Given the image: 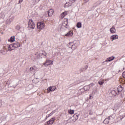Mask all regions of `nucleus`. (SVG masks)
Listing matches in <instances>:
<instances>
[{
  "label": "nucleus",
  "instance_id": "obj_1",
  "mask_svg": "<svg viewBox=\"0 0 125 125\" xmlns=\"http://www.w3.org/2000/svg\"><path fill=\"white\" fill-rule=\"evenodd\" d=\"M20 46H21V44L19 42H15V43L9 45L8 50L11 51L12 50H13L14 48H17L18 47H20Z\"/></svg>",
  "mask_w": 125,
  "mask_h": 125
},
{
  "label": "nucleus",
  "instance_id": "obj_2",
  "mask_svg": "<svg viewBox=\"0 0 125 125\" xmlns=\"http://www.w3.org/2000/svg\"><path fill=\"white\" fill-rule=\"evenodd\" d=\"M28 28L30 29H35V22L33 21V20L29 19L28 22Z\"/></svg>",
  "mask_w": 125,
  "mask_h": 125
},
{
  "label": "nucleus",
  "instance_id": "obj_3",
  "mask_svg": "<svg viewBox=\"0 0 125 125\" xmlns=\"http://www.w3.org/2000/svg\"><path fill=\"white\" fill-rule=\"evenodd\" d=\"M41 56H42L43 57L44 56H46V53L45 51H42L41 53H40L39 54H36L35 55V57H36L35 59H39Z\"/></svg>",
  "mask_w": 125,
  "mask_h": 125
},
{
  "label": "nucleus",
  "instance_id": "obj_4",
  "mask_svg": "<svg viewBox=\"0 0 125 125\" xmlns=\"http://www.w3.org/2000/svg\"><path fill=\"white\" fill-rule=\"evenodd\" d=\"M37 28L39 30H42L44 28V23L43 22H41L37 23Z\"/></svg>",
  "mask_w": 125,
  "mask_h": 125
},
{
  "label": "nucleus",
  "instance_id": "obj_5",
  "mask_svg": "<svg viewBox=\"0 0 125 125\" xmlns=\"http://www.w3.org/2000/svg\"><path fill=\"white\" fill-rule=\"evenodd\" d=\"M111 119H114L113 116H109L108 118H105L104 121V124H105V125H108Z\"/></svg>",
  "mask_w": 125,
  "mask_h": 125
},
{
  "label": "nucleus",
  "instance_id": "obj_6",
  "mask_svg": "<svg viewBox=\"0 0 125 125\" xmlns=\"http://www.w3.org/2000/svg\"><path fill=\"white\" fill-rule=\"evenodd\" d=\"M79 46V41H74L72 45V49H76Z\"/></svg>",
  "mask_w": 125,
  "mask_h": 125
},
{
  "label": "nucleus",
  "instance_id": "obj_7",
  "mask_svg": "<svg viewBox=\"0 0 125 125\" xmlns=\"http://www.w3.org/2000/svg\"><path fill=\"white\" fill-rule=\"evenodd\" d=\"M53 61L51 60H47L45 62L43 63V65H44V66L46 67L47 66H49V65H53Z\"/></svg>",
  "mask_w": 125,
  "mask_h": 125
},
{
  "label": "nucleus",
  "instance_id": "obj_8",
  "mask_svg": "<svg viewBox=\"0 0 125 125\" xmlns=\"http://www.w3.org/2000/svg\"><path fill=\"white\" fill-rule=\"evenodd\" d=\"M90 86H92V84H90V85L84 86L83 87L84 91H87L88 90H89V89H90Z\"/></svg>",
  "mask_w": 125,
  "mask_h": 125
},
{
  "label": "nucleus",
  "instance_id": "obj_9",
  "mask_svg": "<svg viewBox=\"0 0 125 125\" xmlns=\"http://www.w3.org/2000/svg\"><path fill=\"white\" fill-rule=\"evenodd\" d=\"M55 89H56V87L55 86H51L47 88L48 92H50L51 91H54Z\"/></svg>",
  "mask_w": 125,
  "mask_h": 125
},
{
  "label": "nucleus",
  "instance_id": "obj_10",
  "mask_svg": "<svg viewBox=\"0 0 125 125\" xmlns=\"http://www.w3.org/2000/svg\"><path fill=\"white\" fill-rule=\"evenodd\" d=\"M54 121H55V117H53L51 118L49 121H47V124L48 125H53Z\"/></svg>",
  "mask_w": 125,
  "mask_h": 125
},
{
  "label": "nucleus",
  "instance_id": "obj_11",
  "mask_svg": "<svg viewBox=\"0 0 125 125\" xmlns=\"http://www.w3.org/2000/svg\"><path fill=\"white\" fill-rule=\"evenodd\" d=\"M7 50L5 48V47H3V48L0 51V53L2 54L3 55H4L5 54H6Z\"/></svg>",
  "mask_w": 125,
  "mask_h": 125
},
{
  "label": "nucleus",
  "instance_id": "obj_12",
  "mask_svg": "<svg viewBox=\"0 0 125 125\" xmlns=\"http://www.w3.org/2000/svg\"><path fill=\"white\" fill-rule=\"evenodd\" d=\"M53 13H54V11L52 9L48 11V15L49 17L52 16V15H53Z\"/></svg>",
  "mask_w": 125,
  "mask_h": 125
},
{
  "label": "nucleus",
  "instance_id": "obj_13",
  "mask_svg": "<svg viewBox=\"0 0 125 125\" xmlns=\"http://www.w3.org/2000/svg\"><path fill=\"white\" fill-rule=\"evenodd\" d=\"M111 41H114V40H118L119 39V36L118 35H114L110 37Z\"/></svg>",
  "mask_w": 125,
  "mask_h": 125
},
{
  "label": "nucleus",
  "instance_id": "obj_14",
  "mask_svg": "<svg viewBox=\"0 0 125 125\" xmlns=\"http://www.w3.org/2000/svg\"><path fill=\"white\" fill-rule=\"evenodd\" d=\"M115 59V57L112 56L109 58L106 59L105 62H111V61H113Z\"/></svg>",
  "mask_w": 125,
  "mask_h": 125
},
{
  "label": "nucleus",
  "instance_id": "obj_15",
  "mask_svg": "<svg viewBox=\"0 0 125 125\" xmlns=\"http://www.w3.org/2000/svg\"><path fill=\"white\" fill-rule=\"evenodd\" d=\"M77 120H76V119H75V118H74L73 117L69 118L67 121V123H74L75 122H76Z\"/></svg>",
  "mask_w": 125,
  "mask_h": 125
},
{
  "label": "nucleus",
  "instance_id": "obj_16",
  "mask_svg": "<svg viewBox=\"0 0 125 125\" xmlns=\"http://www.w3.org/2000/svg\"><path fill=\"white\" fill-rule=\"evenodd\" d=\"M62 27H64L66 29H68V19H66V21L62 23Z\"/></svg>",
  "mask_w": 125,
  "mask_h": 125
},
{
  "label": "nucleus",
  "instance_id": "obj_17",
  "mask_svg": "<svg viewBox=\"0 0 125 125\" xmlns=\"http://www.w3.org/2000/svg\"><path fill=\"white\" fill-rule=\"evenodd\" d=\"M116 28H115L114 26H113L110 29V32L111 33V34H115L116 33Z\"/></svg>",
  "mask_w": 125,
  "mask_h": 125
},
{
  "label": "nucleus",
  "instance_id": "obj_18",
  "mask_svg": "<svg viewBox=\"0 0 125 125\" xmlns=\"http://www.w3.org/2000/svg\"><path fill=\"white\" fill-rule=\"evenodd\" d=\"M112 96H116L118 94V91L116 90H112L110 93Z\"/></svg>",
  "mask_w": 125,
  "mask_h": 125
},
{
  "label": "nucleus",
  "instance_id": "obj_19",
  "mask_svg": "<svg viewBox=\"0 0 125 125\" xmlns=\"http://www.w3.org/2000/svg\"><path fill=\"white\" fill-rule=\"evenodd\" d=\"M8 42H15V36H12L8 40Z\"/></svg>",
  "mask_w": 125,
  "mask_h": 125
},
{
  "label": "nucleus",
  "instance_id": "obj_20",
  "mask_svg": "<svg viewBox=\"0 0 125 125\" xmlns=\"http://www.w3.org/2000/svg\"><path fill=\"white\" fill-rule=\"evenodd\" d=\"M73 33L72 31H69L66 34H65L66 37H68V38L73 36Z\"/></svg>",
  "mask_w": 125,
  "mask_h": 125
},
{
  "label": "nucleus",
  "instance_id": "obj_21",
  "mask_svg": "<svg viewBox=\"0 0 125 125\" xmlns=\"http://www.w3.org/2000/svg\"><path fill=\"white\" fill-rule=\"evenodd\" d=\"M83 92H84V90H83V88L80 89L78 91L79 94H83Z\"/></svg>",
  "mask_w": 125,
  "mask_h": 125
},
{
  "label": "nucleus",
  "instance_id": "obj_22",
  "mask_svg": "<svg viewBox=\"0 0 125 125\" xmlns=\"http://www.w3.org/2000/svg\"><path fill=\"white\" fill-rule=\"evenodd\" d=\"M77 28H82V22H79L77 23L76 25Z\"/></svg>",
  "mask_w": 125,
  "mask_h": 125
},
{
  "label": "nucleus",
  "instance_id": "obj_23",
  "mask_svg": "<svg viewBox=\"0 0 125 125\" xmlns=\"http://www.w3.org/2000/svg\"><path fill=\"white\" fill-rule=\"evenodd\" d=\"M73 117L74 118L75 120L77 121V120L79 119V115H78V114H75L73 115Z\"/></svg>",
  "mask_w": 125,
  "mask_h": 125
},
{
  "label": "nucleus",
  "instance_id": "obj_24",
  "mask_svg": "<svg viewBox=\"0 0 125 125\" xmlns=\"http://www.w3.org/2000/svg\"><path fill=\"white\" fill-rule=\"evenodd\" d=\"M68 113L70 114V115H73L75 113V111L74 110L70 109L68 111Z\"/></svg>",
  "mask_w": 125,
  "mask_h": 125
},
{
  "label": "nucleus",
  "instance_id": "obj_25",
  "mask_svg": "<svg viewBox=\"0 0 125 125\" xmlns=\"http://www.w3.org/2000/svg\"><path fill=\"white\" fill-rule=\"evenodd\" d=\"M32 88H33V85L31 84L28 85L27 87V89H32Z\"/></svg>",
  "mask_w": 125,
  "mask_h": 125
},
{
  "label": "nucleus",
  "instance_id": "obj_26",
  "mask_svg": "<svg viewBox=\"0 0 125 125\" xmlns=\"http://www.w3.org/2000/svg\"><path fill=\"white\" fill-rule=\"evenodd\" d=\"M56 112V110H54L51 112L49 114H48V117H50V116H52L54 113Z\"/></svg>",
  "mask_w": 125,
  "mask_h": 125
},
{
  "label": "nucleus",
  "instance_id": "obj_27",
  "mask_svg": "<svg viewBox=\"0 0 125 125\" xmlns=\"http://www.w3.org/2000/svg\"><path fill=\"white\" fill-rule=\"evenodd\" d=\"M72 45H73V42H70L68 44V46L69 48H71L72 49Z\"/></svg>",
  "mask_w": 125,
  "mask_h": 125
},
{
  "label": "nucleus",
  "instance_id": "obj_28",
  "mask_svg": "<svg viewBox=\"0 0 125 125\" xmlns=\"http://www.w3.org/2000/svg\"><path fill=\"white\" fill-rule=\"evenodd\" d=\"M69 6H71V4L68 3H66L64 5V7H69Z\"/></svg>",
  "mask_w": 125,
  "mask_h": 125
},
{
  "label": "nucleus",
  "instance_id": "obj_29",
  "mask_svg": "<svg viewBox=\"0 0 125 125\" xmlns=\"http://www.w3.org/2000/svg\"><path fill=\"white\" fill-rule=\"evenodd\" d=\"M98 83L100 85H103V83H104V82H103V81H99Z\"/></svg>",
  "mask_w": 125,
  "mask_h": 125
},
{
  "label": "nucleus",
  "instance_id": "obj_30",
  "mask_svg": "<svg viewBox=\"0 0 125 125\" xmlns=\"http://www.w3.org/2000/svg\"><path fill=\"white\" fill-rule=\"evenodd\" d=\"M125 114H123V115L120 116V118H121L120 119L121 121H122V120H123V119H124V118H125Z\"/></svg>",
  "mask_w": 125,
  "mask_h": 125
},
{
  "label": "nucleus",
  "instance_id": "obj_31",
  "mask_svg": "<svg viewBox=\"0 0 125 125\" xmlns=\"http://www.w3.org/2000/svg\"><path fill=\"white\" fill-rule=\"evenodd\" d=\"M119 95L121 97V98H124V94L121 92H119Z\"/></svg>",
  "mask_w": 125,
  "mask_h": 125
},
{
  "label": "nucleus",
  "instance_id": "obj_32",
  "mask_svg": "<svg viewBox=\"0 0 125 125\" xmlns=\"http://www.w3.org/2000/svg\"><path fill=\"white\" fill-rule=\"evenodd\" d=\"M124 89H123V88H118V91L119 92H121V91H123V90Z\"/></svg>",
  "mask_w": 125,
  "mask_h": 125
},
{
  "label": "nucleus",
  "instance_id": "obj_33",
  "mask_svg": "<svg viewBox=\"0 0 125 125\" xmlns=\"http://www.w3.org/2000/svg\"><path fill=\"white\" fill-rule=\"evenodd\" d=\"M61 18H64V17H65V15L63 14V13L62 12L61 15Z\"/></svg>",
  "mask_w": 125,
  "mask_h": 125
},
{
  "label": "nucleus",
  "instance_id": "obj_34",
  "mask_svg": "<svg viewBox=\"0 0 125 125\" xmlns=\"http://www.w3.org/2000/svg\"><path fill=\"white\" fill-rule=\"evenodd\" d=\"M84 71V68H81L80 69V72H83Z\"/></svg>",
  "mask_w": 125,
  "mask_h": 125
},
{
  "label": "nucleus",
  "instance_id": "obj_35",
  "mask_svg": "<svg viewBox=\"0 0 125 125\" xmlns=\"http://www.w3.org/2000/svg\"><path fill=\"white\" fill-rule=\"evenodd\" d=\"M16 29L17 30H20V26L17 25V26L16 27Z\"/></svg>",
  "mask_w": 125,
  "mask_h": 125
},
{
  "label": "nucleus",
  "instance_id": "obj_36",
  "mask_svg": "<svg viewBox=\"0 0 125 125\" xmlns=\"http://www.w3.org/2000/svg\"><path fill=\"white\" fill-rule=\"evenodd\" d=\"M62 13H63L65 16H66V15H67V14H68V12L67 11H64Z\"/></svg>",
  "mask_w": 125,
  "mask_h": 125
},
{
  "label": "nucleus",
  "instance_id": "obj_37",
  "mask_svg": "<svg viewBox=\"0 0 125 125\" xmlns=\"http://www.w3.org/2000/svg\"><path fill=\"white\" fill-rule=\"evenodd\" d=\"M30 71H35V68L31 67L30 68Z\"/></svg>",
  "mask_w": 125,
  "mask_h": 125
},
{
  "label": "nucleus",
  "instance_id": "obj_38",
  "mask_svg": "<svg viewBox=\"0 0 125 125\" xmlns=\"http://www.w3.org/2000/svg\"><path fill=\"white\" fill-rule=\"evenodd\" d=\"M122 77L125 79V71L122 73Z\"/></svg>",
  "mask_w": 125,
  "mask_h": 125
},
{
  "label": "nucleus",
  "instance_id": "obj_39",
  "mask_svg": "<svg viewBox=\"0 0 125 125\" xmlns=\"http://www.w3.org/2000/svg\"><path fill=\"white\" fill-rule=\"evenodd\" d=\"M87 68H88V65H86L84 68V71H85V70L87 69Z\"/></svg>",
  "mask_w": 125,
  "mask_h": 125
},
{
  "label": "nucleus",
  "instance_id": "obj_40",
  "mask_svg": "<svg viewBox=\"0 0 125 125\" xmlns=\"http://www.w3.org/2000/svg\"><path fill=\"white\" fill-rule=\"evenodd\" d=\"M95 8V6L93 5L91 8V10H93Z\"/></svg>",
  "mask_w": 125,
  "mask_h": 125
},
{
  "label": "nucleus",
  "instance_id": "obj_41",
  "mask_svg": "<svg viewBox=\"0 0 125 125\" xmlns=\"http://www.w3.org/2000/svg\"><path fill=\"white\" fill-rule=\"evenodd\" d=\"M118 88H122L124 89V88L123 87V86L121 85H120L118 87Z\"/></svg>",
  "mask_w": 125,
  "mask_h": 125
},
{
  "label": "nucleus",
  "instance_id": "obj_42",
  "mask_svg": "<svg viewBox=\"0 0 125 125\" xmlns=\"http://www.w3.org/2000/svg\"><path fill=\"white\" fill-rule=\"evenodd\" d=\"M106 62H106V61H104V62H102V64H103V65H106Z\"/></svg>",
  "mask_w": 125,
  "mask_h": 125
},
{
  "label": "nucleus",
  "instance_id": "obj_43",
  "mask_svg": "<svg viewBox=\"0 0 125 125\" xmlns=\"http://www.w3.org/2000/svg\"><path fill=\"white\" fill-rule=\"evenodd\" d=\"M117 107H118V109H119V105H115V108L117 110Z\"/></svg>",
  "mask_w": 125,
  "mask_h": 125
},
{
  "label": "nucleus",
  "instance_id": "obj_44",
  "mask_svg": "<svg viewBox=\"0 0 125 125\" xmlns=\"http://www.w3.org/2000/svg\"><path fill=\"white\" fill-rule=\"evenodd\" d=\"M0 18H3V15H2V14H0Z\"/></svg>",
  "mask_w": 125,
  "mask_h": 125
},
{
  "label": "nucleus",
  "instance_id": "obj_45",
  "mask_svg": "<svg viewBox=\"0 0 125 125\" xmlns=\"http://www.w3.org/2000/svg\"><path fill=\"white\" fill-rule=\"evenodd\" d=\"M22 1H23V0H19V3H21Z\"/></svg>",
  "mask_w": 125,
  "mask_h": 125
},
{
  "label": "nucleus",
  "instance_id": "obj_46",
  "mask_svg": "<svg viewBox=\"0 0 125 125\" xmlns=\"http://www.w3.org/2000/svg\"><path fill=\"white\" fill-rule=\"evenodd\" d=\"M47 118H49V116H48V115L47 116H46V118H45V120H46L47 119Z\"/></svg>",
  "mask_w": 125,
  "mask_h": 125
},
{
  "label": "nucleus",
  "instance_id": "obj_47",
  "mask_svg": "<svg viewBox=\"0 0 125 125\" xmlns=\"http://www.w3.org/2000/svg\"><path fill=\"white\" fill-rule=\"evenodd\" d=\"M1 106V100H0V106Z\"/></svg>",
  "mask_w": 125,
  "mask_h": 125
},
{
  "label": "nucleus",
  "instance_id": "obj_48",
  "mask_svg": "<svg viewBox=\"0 0 125 125\" xmlns=\"http://www.w3.org/2000/svg\"><path fill=\"white\" fill-rule=\"evenodd\" d=\"M9 21H10V22H12V19H10L9 20Z\"/></svg>",
  "mask_w": 125,
  "mask_h": 125
},
{
  "label": "nucleus",
  "instance_id": "obj_49",
  "mask_svg": "<svg viewBox=\"0 0 125 125\" xmlns=\"http://www.w3.org/2000/svg\"><path fill=\"white\" fill-rule=\"evenodd\" d=\"M89 97H90V98L91 99V97H92L91 95H90Z\"/></svg>",
  "mask_w": 125,
  "mask_h": 125
},
{
  "label": "nucleus",
  "instance_id": "obj_50",
  "mask_svg": "<svg viewBox=\"0 0 125 125\" xmlns=\"http://www.w3.org/2000/svg\"><path fill=\"white\" fill-rule=\"evenodd\" d=\"M2 122V120H0V123H1Z\"/></svg>",
  "mask_w": 125,
  "mask_h": 125
},
{
  "label": "nucleus",
  "instance_id": "obj_51",
  "mask_svg": "<svg viewBox=\"0 0 125 125\" xmlns=\"http://www.w3.org/2000/svg\"><path fill=\"white\" fill-rule=\"evenodd\" d=\"M119 108H121V106H120V105H119Z\"/></svg>",
  "mask_w": 125,
  "mask_h": 125
},
{
  "label": "nucleus",
  "instance_id": "obj_52",
  "mask_svg": "<svg viewBox=\"0 0 125 125\" xmlns=\"http://www.w3.org/2000/svg\"><path fill=\"white\" fill-rule=\"evenodd\" d=\"M119 72H121V70H119Z\"/></svg>",
  "mask_w": 125,
  "mask_h": 125
},
{
  "label": "nucleus",
  "instance_id": "obj_53",
  "mask_svg": "<svg viewBox=\"0 0 125 125\" xmlns=\"http://www.w3.org/2000/svg\"><path fill=\"white\" fill-rule=\"evenodd\" d=\"M40 0H39V1H40Z\"/></svg>",
  "mask_w": 125,
  "mask_h": 125
}]
</instances>
